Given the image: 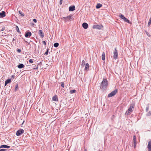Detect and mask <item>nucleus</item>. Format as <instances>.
Wrapping results in <instances>:
<instances>
[{
    "label": "nucleus",
    "mask_w": 151,
    "mask_h": 151,
    "mask_svg": "<svg viewBox=\"0 0 151 151\" xmlns=\"http://www.w3.org/2000/svg\"><path fill=\"white\" fill-rule=\"evenodd\" d=\"M103 27L102 25H94L93 26V29H101Z\"/></svg>",
    "instance_id": "7"
},
{
    "label": "nucleus",
    "mask_w": 151,
    "mask_h": 151,
    "mask_svg": "<svg viewBox=\"0 0 151 151\" xmlns=\"http://www.w3.org/2000/svg\"><path fill=\"white\" fill-rule=\"evenodd\" d=\"M62 1H63V0H60V5H61L62 4Z\"/></svg>",
    "instance_id": "43"
},
{
    "label": "nucleus",
    "mask_w": 151,
    "mask_h": 151,
    "mask_svg": "<svg viewBox=\"0 0 151 151\" xmlns=\"http://www.w3.org/2000/svg\"><path fill=\"white\" fill-rule=\"evenodd\" d=\"M15 39L14 38H13V40H12V41L13 42L15 40Z\"/></svg>",
    "instance_id": "45"
},
{
    "label": "nucleus",
    "mask_w": 151,
    "mask_h": 151,
    "mask_svg": "<svg viewBox=\"0 0 151 151\" xmlns=\"http://www.w3.org/2000/svg\"><path fill=\"white\" fill-rule=\"evenodd\" d=\"M29 63H33L34 60L32 59H30L29 60Z\"/></svg>",
    "instance_id": "33"
},
{
    "label": "nucleus",
    "mask_w": 151,
    "mask_h": 151,
    "mask_svg": "<svg viewBox=\"0 0 151 151\" xmlns=\"http://www.w3.org/2000/svg\"><path fill=\"white\" fill-rule=\"evenodd\" d=\"M18 85L17 84V85H16V86H15V91H16L17 89L18 88Z\"/></svg>",
    "instance_id": "31"
},
{
    "label": "nucleus",
    "mask_w": 151,
    "mask_h": 151,
    "mask_svg": "<svg viewBox=\"0 0 151 151\" xmlns=\"http://www.w3.org/2000/svg\"><path fill=\"white\" fill-rule=\"evenodd\" d=\"M38 65L36 66L35 65V68H33V69L37 70L38 69Z\"/></svg>",
    "instance_id": "30"
},
{
    "label": "nucleus",
    "mask_w": 151,
    "mask_h": 151,
    "mask_svg": "<svg viewBox=\"0 0 151 151\" xmlns=\"http://www.w3.org/2000/svg\"><path fill=\"white\" fill-rule=\"evenodd\" d=\"M39 33L40 34V36L41 37H44V33L41 30H39Z\"/></svg>",
    "instance_id": "13"
},
{
    "label": "nucleus",
    "mask_w": 151,
    "mask_h": 151,
    "mask_svg": "<svg viewBox=\"0 0 151 151\" xmlns=\"http://www.w3.org/2000/svg\"><path fill=\"white\" fill-rule=\"evenodd\" d=\"M24 121H23V123H22V124H23V123H24Z\"/></svg>",
    "instance_id": "50"
},
{
    "label": "nucleus",
    "mask_w": 151,
    "mask_h": 151,
    "mask_svg": "<svg viewBox=\"0 0 151 151\" xmlns=\"http://www.w3.org/2000/svg\"><path fill=\"white\" fill-rule=\"evenodd\" d=\"M17 51L18 52H20L21 51V50L20 49H17Z\"/></svg>",
    "instance_id": "38"
},
{
    "label": "nucleus",
    "mask_w": 151,
    "mask_h": 151,
    "mask_svg": "<svg viewBox=\"0 0 151 151\" xmlns=\"http://www.w3.org/2000/svg\"><path fill=\"white\" fill-rule=\"evenodd\" d=\"M148 151H151V140L149 141L147 145Z\"/></svg>",
    "instance_id": "10"
},
{
    "label": "nucleus",
    "mask_w": 151,
    "mask_h": 151,
    "mask_svg": "<svg viewBox=\"0 0 151 151\" xmlns=\"http://www.w3.org/2000/svg\"><path fill=\"white\" fill-rule=\"evenodd\" d=\"M33 21L34 22L36 23L37 22V21L36 19H33Z\"/></svg>",
    "instance_id": "41"
},
{
    "label": "nucleus",
    "mask_w": 151,
    "mask_h": 151,
    "mask_svg": "<svg viewBox=\"0 0 151 151\" xmlns=\"http://www.w3.org/2000/svg\"><path fill=\"white\" fill-rule=\"evenodd\" d=\"M42 111V113H44V112H44V111Z\"/></svg>",
    "instance_id": "49"
},
{
    "label": "nucleus",
    "mask_w": 151,
    "mask_h": 151,
    "mask_svg": "<svg viewBox=\"0 0 151 151\" xmlns=\"http://www.w3.org/2000/svg\"><path fill=\"white\" fill-rule=\"evenodd\" d=\"M130 112H131L130 111H129L128 110L126 112L125 114V115H128L129 114Z\"/></svg>",
    "instance_id": "29"
},
{
    "label": "nucleus",
    "mask_w": 151,
    "mask_h": 151,
    "mask_svg": "<svg viewBox=\"0 0 151 151\" xmlns=\"http://www.w3.org/2000/svg\"><path fill=\"white\" fill-rule=\"evenodd\" d=\"M146 33L147 34V35L149 37H150V35L148 34V32H147V31H145Z\"/></svg>",
    "instance_id": "42"
},
{
    "label": "nucleus",
    "mask_w": 151,
    "mask_h": 151,
    "mask_svg": "<svg viewBox=\"0 0 151 151\" xmlns=\"http://www.w3.org/2000/svg\"><path fill=\"white\" fill-rule=\"evenodd\" d=\"M16 29L18 33H20V31L19 30V29L17 26H16Z\"/></svg>",
    "instance_id": "26"
},
{
    "label": "nucleus",
    "mask_w": 151,
    "mask_h": 151,
    "mask_svg": "<svg viewBox=\"0 0 151 151\" xmlns=\"http://www.w3.org/2000/svg\"><path fill=\"white\" fill-rule=\"evenodd\" d=\"M10 147V146H8L6 145H2L0 146V148H9Z\"/></svg>",
    "instance_id": "15"
},
{
    "label": "nucleus",
    "mask_w": 151,
    "mask_h": 151,
    "mask_svg": "<svg viewBox=\"0 0 151 151\" xmlns=\"http://www.w3.org/2000/svg\"><path fill=\"white\" fill-rule=\"evenodd\" d=\"M59 45V44L58 42L55 43L54 44V46L55 47H58V46Z\"/></svg>",
    "instance_id": "25"
},
{
    "label": "nucleus",
    "mask_w": 151,
    "mask_h": 151,
    "mask_svg": "<svg viewBox=\"0 0 151 151\" xmlns=\"http://www.w3.org/2000/svg\"><path fill=\"white\" fill-rule=\"evenodd\" d=\"M133 140L134 143H137L136 137L135 135H134L133 137Z\"/></svg>",
    "instance_id": "22"
},
{
    "label": "nucleus",
    "mask_w": 151,
    "mask_h": 151,
    "mask_svg": "<svg viewBox=\"0 0 151 151\" xmlns=\"http://www.w3.org/2000/svg\"><path fill=\"white\" fill-rule=\"evenodd\" d=\"M84 151H87L86 149L84 148Z\"/></svg>",
    "instance_id": "48"
},
{
    "label": "nucleus",
    "mask_w": 151,
    "mask_h": 151,
    "mask_svg": "<svg viewBox=\"0 0 151 151\" xmlns=\"http://www.w3.org/2000/svg\"><path fill=\"white\" fill-rule=\"evenodd\" d=\"M151 24V17H150L149 19V21H148V25H147V26L148 27H149L150 26V25Z\"/></svg>",
    "instance_id": "23"
},
{
    "label": "nucleus",
    "mask_w": 151,
    "mask_h": 151,
    "mask_svg": "<svg viewBox=\"0 0 151 151\" xmlns=\"http://www.w3.org/2000/svg\"><path fill=\"white\" fill-rule=\"evenodd\" d=\"M12 78H14V76L13 75H12Z\"/></svg>",
    "instance_id": "46"
},
{
    "label": "nucleus",
    "mask_w": 151,
    "mask_h": 151,
    "mask_svg": "<svg viewBox=\"0 0 151 151\" xmlns=\"http://www.w3.org/2000/svg\"><path fill=\"white\" fill-rule=\"evenodd\" d=\"M76 92V90H71L70 91V93H75Z\"/></svg>",
    "instance_id": "28"
},
{
    "label": "nucleus",
    "mask_w": 151,
    "mask_h": 151,
    "mask_svg": "<svg viewBox=\"0 0 151 151\" xmlns=\"http://www.w3.org/2000/svg\"><path fill=\"white\" fill-rule=\"evenodd\" d=\"M5 27H3L0 31H2L4 30L5 29Z\"/></svg>",
    "instance_id": "37"
},
{
    "label": "nucleus",
    "mask_w": 151,
    "mask_h": 151,
    "mask_svg": "<svg viewBox=\"0 0 151 151\" xmlns=\"http://www.w3.org/2000/svg\"><path fill=\"white\" fill-rule=\"evenodd\" d=\"M6 16V13L4 11H2L0 13V17L3 18Z\"/></svg>",
    "instance_id": "9"
},
{
    "label": "nucleus",
    "mask_w": 151,
    "mask_h": 151,
    "mask_svg": "<svg viewBox=\"0 0 151 151\" xmlns=\"http://www.w3.org/2000/svg\"><path fill=\"white\" fill-rule=\"evenodd\" d=\"M75 10V6H70L69 8V11H73Z\"/></svg>",
    "instance_id": "12"
},
{
    "label": "nucleus",
    "mask_w": 151,
    "mask_h": 151,
    "mask_svg": "<svg viewBox=\"0 0 151 151\" xmlns=\"http://www.w3.org/2000/svg\"><path fill=\"white\" fill-rule=\"evenodd\" d=\"M119 17L122 19L125 22H126L128 23L131 24L132 23L129 20L127 19L124 17V16L121 14H120L119 15Z\"/></svg>",
    "instance_id": "3"
},
{
    "label": "nucleus",
    "mask_w": 151,
    "mask_h": 151,
    "mask_svg": "<svg viewBox=\"0 0 151 151\" xmlns=\"http://www.w3.org/2000/svg\"><path fill=\"white\" fill-rule=\"evenodd\" d=\"M149 109V107H147L146 109V111L147 112L148 111Z\"/></svg>",
    "instance_id": "40"
},
{
    "label": "nucleus",
    "mask_w": 151,
    "mask_h": 151,
    "mask_svg": "<svg viewBox=\"0 0 151 151\" xmlns=\"http://www.w3.org/2000/svg\"><path fill=\"white\" fill-rule=\"evenodd\" d=\"M32 35V33L30 32L27 31L25 34V36L26 37H30Z\"/></svg>",
    "instance_id": "8"
},
{
    "label": "nucleus",
    "mask_w": 151,
    "mask_h": 151,
    "mask_svg": "<svg viewBox=\"0 0 151 151\" xmlns=\"http://www.w3.org/2000/svg\"><path fill=\"white\" fill-rule=\"evenodd\" d=\"M117 57H118L117 51L116 50V48H115V50L114 52L113 57L114 59H116L117 58Z\"/></svg>",
    "instance_id": "6"
},
{
    "label": "nucleus",
    "mask_w": 151,
    "mask_h": 151,
    "mask_svg": "<svg viewBox=\"0 0 151 151\" xmlns=\"http://www.w3.org/2000/svg\"><path fill=\"white\" fill-rule=\"evenodd\" d=\"M102 6V5L100 3L98 4L96 6L97 9H99Z\"/></svg>",
    "instance_id": "21"
},
{
    "label": "nucleus",
    "mask_w": 151,
    "mask_h": 151,
    "mask_svg": "<svg viewBox=\"0 0 151 151\" xmlns=\"http://www.w3.org/2000/svg\"><path fill=\"white\" fill-rule=\"evenodd\" d=\"M82 27L85 29H87L88 27V24L86 22H84L82 24Z\"/></svg>",
    "instance_id": "11"
},
{
    "label": "nucleus",
    "mask_w": 151,
    "mask_h": 151,
    "mask_svg": "<svg viewBox=\"0 0 151 151\" xmlns=\"http://www.w3.org/2000/svg\"><path fill=\"white\" fill-rule=\"evenodd\" d=\"M11 81V79H8L7 80L5 83V86H6L7 84L10 83Z\"/></svg>",
    "instance_id": "17"
},
{
    "label": "nucleus",
    "mask_w": 151,
    "mask_h": 151,
    "mask_svg": "<svg viewBox=\"0 0 151 151\" xmlns=\"http://www.w3.org/2000/svg\"><path fill=\"white\" fill-rule=\"evenodd\" d=\"M134 107L133 106L131 105L130 107L129 108L128 110L130 111V112H132V108H133Z\"/></svg>",
    "instance_id": "19"
},
{
    "label": "nucleus",
    "mask_w": 151,
    "mask_h": 151,
    "mask_svg": "<svg viewBox=\"0 0 151 151\" xmlns=\"http://www.w3.org/2000/svg\"><path fill=\"white\" fill-rule=\"evenodd\" d=\"M48 49H47L46 52L45 53V55H47L48 53Z\"/></svg>",
    "instance_id": "32"
},
{
    "label": "nucleus",
    "mask_w": 151,
    "mask_h": 151,
    "mask_svg": "<svg viewBox=\"0 0 151 151\" xmlns=\"http://www.w3.org/2000/svg\"><path fill=\"white\" fill-rule=\"evenodd\" d=\"M61 86L62 87L64 88V83L63 82H62V83L61 84Z\"/></svg>",
    "instance_id": "34"
},
{
    "label": "nucleus",
    "mask_w": 151,
    "mask_h": 151,
    "mask_svg": "<svg viewBox=\"0 0 151 151\" xmlns=\"http://www.w3.org/2000/svg\"><path fill=\"white\" fill-rule=\"evenodd\" d=\"M24 132V130L22 129H20L17 132L16 134L17 136H19Z\"/></svg>",
    "instance_id": "5"
},
{
    "label": "nucleus",
    "mask_w": 151,
    "mask_h": 151,
    "mask_svg": "<svg viewBox=\"0 0 151 151\" xmlns=\"http://www.w3.org/2000/svg\"><path fill=\"white\" fill-rule=\"evenodd\" d=\"M137 143H134V148L136 147Z\"/></svg>",
    "instance_id": "44"
},
{
    "label": "nucleus",
    "mask_w": 151,
    "mask_h": 151,
    "mask_svg": "<svg viewBox=\"0 0 151 151\" xmlns=\"http://www.w3.org/2000/svg\"><path fill=\"white\" fill-rule=\"evenodd\" d=\"M147 115L148 116H150L151 115V112L150 111H149L147 114Z\"/></svg>",
    "instance_id": "36"
},
{
    "label": "nucleus",
    "mask_w": 151,
    "mask_h": 151,
    "mask_svg": "<svg viewBox=\"0 0 151 151\" xmlns=\"http://www.w3.org/2000/svg\"><path fill=\"white\" fill-rule=\"evenodd\" d=\"M42 43L43 44H44L45 45H46V42L45 41H42Z\"/></svg>",
    "instance_id": "39"
},
{
    "label": "nucleus",
    "mask_w": 151,
    "mask_h": 151,
    "mask_svg": "<svg viewBox=\"0 0 151 151\" xmlns=\"http://www.w3.org/2000/svg\"><path fill=\"white\" fill-rule=\"evenodd\" d=\"M0 151H7V150L5 149H2L0 150Z\"/></svg>",
    "instance_id": "35"
},
{
    "label": "nucleus",
    "mask_w": 151,
    "mask_h": 151,
    "mask_svg": "<svg viewBox=\"0 0 151 151\" xmlns=\"http://www.w3.org/2000/svg\"><path fill=\"white\" fill-rule=\"evenodd\" d=\"M52 100L54 101H58L57 96L55 95L52 98Z\"/></svg>",
    "instance_id": "14"
},
{
    "label": "nucleus",
    "mask_w": 151,
    "mask_h": 151,
    "mask_svg": "<svg viewBox=\"0 0 151 151\" xmlns=\"http://www.w3.org/2000/svg\"><path fill=\"white\" fill-rule=\"evenodd\" d=\"M89 65L88 63H86L85 65V67L84 69L85 70H88L89 69Z\"/></svg>",
    "instance_id": "16"
},
{
    "label": "nucleus",
    "mask_w": 151,
    "mask_h": 151,
    "mask_svg": "<svg viewBox=\"0 0 151 151\" xmlns=\"http://www.w3.org/2000/svg\"><path fill=\"white\" fill-rule=\"evenodd\" d=\"M85 65V61L84 60H83L81 62V65L82 66L84 67Z\"/></svg>",
    "instance_id": "27"
},
{
    "label": "nucleus",
    "mask_w": 151,
    "mask_h": 151,
    "mask_svg": "<svg viewBox=\"0 0 151 151\" xmlns=\"http://www.w3.org/2000/svg\"><path fill=\"white\" fill-rule=\"evenodd\" d=\"M105 59V55L104 52H103L102 55V59L103 60H104Z\"/></svg>",
    "instance_id": "20"
},
{
    "label": "nucleus",
    "mask_w": 151,
    "mask_h": 151,
    "mask_svg": "<svg viewBox=\"0 0 151 151\" xmlns=\"http://www.w3.org/2000/svg\"><path fill=\"white\" fill-rule=\"evenodd\" d=\"M24 66V65L23 64L21 63L19 65H18L17 67L18 68L21 69L23 68Z\"/></svg>",
    "instance_id": "18"
},
{
    "label": "nucleus",
    "mask_w": 151,
    "mask_h": 151,
    "mask_svg": "<svg viewBox=\"0 0 151 151\" xmlns=\"http://www.w3.org/2000/svg\"><path fill=\"white\" fill-rule=\"evenodd\" d=\"M19 13L20 14V15L22 17H23L24 16V13H23L22 11H21L19 10Z\"/></svg>",
    "instance_id": "24"
},
{
    "label": "nucleus",
    "mask_w": 151,
    "mask_h": 151,
    "mask_svg": "<svg viewBox=\"0 0 151 151\" xmlns=\"http://www.w3.org/2000/svg\"><path fill=\"white\" fill-rule=\"evenodd\" d=\"M72 15H70L66 17H63L61 18V19L65 22H69L70 21V19L72 18Z\"/></svg>",
    "instance_id": "2"
},
{
    "label": "nucleus",
    "mask_w": 151,
    "mask_h": 151,
    "mask_svg": "<svg viewBox=\"0 0 151 151\" xmlns=\"http://www.w3.org/2000/svg\"><path fill=\"white\" fill-rule=\"evenodd\" d=\"M42 63L41 62H40V63H39L38 65H39L40 64H41Z\"/></svg>",
    "instance_id": "47"
},
{
    "label": "nucleus",
    "mask_w": 151,
    "mask_h": 151,
    "mask_svg": "<svg viewBox=\"0 0 151 151\" xmlns=\"http://www.w3.org/2000/svg\"><path fill=\"white\" fill-rule=\"evenodd\" d=\"M108 85V81L106 78H104L101 84L100 88L103 91L106 88Z\"/></svg>",
    "instance_id": "1"
},
{
    "label": "nucleus",
    "mask_w": 151,
    "mask_h": 151,
    "mask_svg": "<svg viewBox=\"0 0 151 151\" xmlns=\"http://www.w3.org/2000/svg\"><path fill=\"white\" fill-rule=\"evenodd\" d=\"M118 92V90L116 89L114 91L109 93L108 95V97H111L114 96Z\"/></svg>",
    "instance_id": "4"
}]
</instances>
